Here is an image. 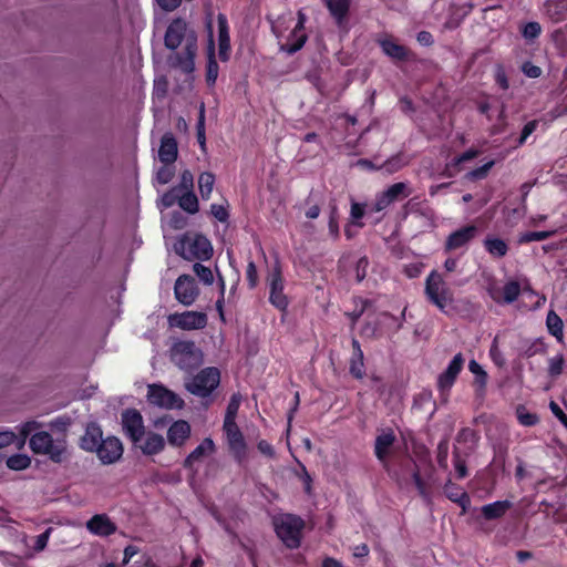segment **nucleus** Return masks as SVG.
Returning a JSON list of instances; mask_svg holds the SVG:
<instances>
[{"label": "nucleus", "instance_id": "37", "mask_svg": "<svg viewBox=\"0 0 567 567\" xmlns=\"http://www.w3.org/2000/svg\"><path fill=\"white\" fill-rule=\"evenodd\" d=\"M548 331L558 340L563 339V321L555 311H549L546 318Z\"/></svg>", "mask_w": 567, "mask_h": 567}, {"label": "nucleus", "instance_id": "32", "mask_svg": "<svg viewBox=\"0 0 567 567\" xmlns=\"http://www.w3.org/2000/svg\"><path fill=\"white\" fill-rule=\"evenodd\" d=\"M509 501H497L482 507V514L486 519H495L502 517L509 508Z\"/></svg>", "mask_w": 567, "mask_h": 567}, {"label": "nucleus", "instance_id": "19", "mask_svg": "<svg viewBox=\"0 0 567 567\" xmlns=\"http://www.w3.org/2000/svg\"><path fill=\"white\" fill-rule=\"evenodd\" d=\"M477 234L475 226H465L453 231L445 241V250H456L465 247Z\"/></svg>", "mask_w": 567, "mask_h": 567}, {"label": "nucleus", "instance_id": "23", "mask_svg": "<svg viewBox=\"0 0 567 567\" xmlns=\"http://www.w3.org/2000/svg\"><path fill=\"white\" fill-rule=\"evenodd\" d=\"M208 29V63L206 72V81L209 85H214L218 76V64L215 60V42L213 37L212 23L207 22Z\"/></svg>", "mask_w": 567, "mask_h": 567}, {"label": "nucleus", "instance_id": "29", "mask_svg": "<svg viewBox=\"0 0 567 567\" xmlns=\"http://www.w3.org/2000/svg\"><path fill=\"white\" fill-rule=\"evenodd\" d=\"M305 16L299 13V21L292 31V38L296 40L293 43L282 47L288 53H295L302 48L307 40V35L303 33Z\"/></svg>", "mask_w": 567, "mask_h": 567}, {"label": "nucleus", "instance_id": "52", "mask_svg": "<svg viewBox=\"0 0 567 567\" xmlns=\"http://www.w3.org/2000/svg\"><path fill=\"white\" fill-rule=\"evenodd\" d=\"M363 215H364L363 205H361L359 203H352L350 216H351L352 220L360 227L362 226V224L359 223V219H361L363 217Z\"/></svg>", "mask_w": 567, "mask_h": 567}, {"label": "nucleus", "instance_id": "1", "mask_svg": "<svg viewBox=\"0 0 567 567\" xmlns=\"http://www.w3.org/2000/svg\"><path fill=\"white\" fill-rule=\"evenodd\" d=\"M164 42L172 51L182 48V52L176 54V64L184 72H192L197 52V35L186 21L181 18L173 20L167 27Z\"/></svg>", "mask_w": 567, "mask_h": 567}, {"label": "nucleus", "instance_id": "33", "mask_svg": "<svg viewBox=\"0 0 567 567\" xmlns=\"http://www.w3.org/2000/svg\"><path fill=\"white\" fill-rule=\"evenodd\" d=\"M468 370L475 377L474 385L476 386L477 393L480 395H483L484 392H485L486 384H487V373H486V371L475 360H471L470 361Z\"/></svg>", "mask_w": 567, "mask_h": 567}, {"label": "nucleus", "instance_id": "38", "mask_svg": "<svg viewBox=\"0 0 567 567\" xmlns=\"http://www.w3.org/2000/svg\"><path fill=\"white\" fill-rule=\"evenodd\" d=\"M484 244L486 250L495 257H503L507 252V245L502 239L486 238Z\"/></svg>", "mask_w": 567, "mask_h": 567}, {"label": "nucleus", "instance_id": "20", "mask_svg": "<svg viewBox=\"0 0 567 567\" xmlns=\"http://www.w3.org/2000/svg\"><path fill=\"white\" fill-rule=\"evenodd\" d=\"M87 530L100 537H106L116 532V525L105 514H96L86 522Z\"/></svg>", "mask_w": 567, "mask_h": 567}, {"label": "nucleus", "instance_id": "54", "mask_svg": "<svg viewBox=\"0 0 567 567\" xmlns=\"http://www.w3.org/2000/svg\"><path fill=\"white\" fill-rule=\"evenodd\" d=\"M178 194L179 193L177 192V188H172L169 192L162 196L161 205L164 208L171 207L175 203V199L178 197Z\"/></svg>", "mask_w": 567, "mask_h": 567}, {"label": "nucleus", "instance_id": "34", "mask_svg": "<svg viewBox=\"0 0 567 567\" xmlns=\"http://www.w3.org/2000/svg\"><path fill=\"white\" fill-rule=\"evenodd\" d=\"M445 494L451 501L460 504L463 511H466L471 503L468 495L452 483L446 484Z\"/></svg>", "mask_w": 567, "mask_h": 567}, {"label": "nucleus", "instance_id": "40", "mask_svg": "<svg viewBox=\"0 0 567 567\" xmlns=\"http://www.w3.org/2000/svg\"><path fill=\"white\" fill-rule=\"evenodd\" d=\"M30 464L31 458L27 454H16L7 460V466L14 471L25 470Z\"/></svg>", "mask_w": 567, "mask_h": 567}, {"label": "nucleus", "instance_id": "41", "mask_svg": "<svg viewBox=\"0 0 567 567\" xmlns=\"http://www.w3.org/2000/svg\"><path fill=\"white\" fill-rule=\"evenodd\" d=\"M516 416L518 422L524 426H533L539 421L538 416L529 412L524 405L517 406Z\"/></svg>", "mask_w": 567, "mask_h": 567}, {"label": "nucleus", "instance_id": "17", "mask_svg": "<svg viewBox=\"0 0 567 567\" xmlns=\"http://www.w3.org/2000/svg\"><path fill=\"white\" fill-rule=\"evenodd\" d=\"M183 246L189 251V255L197 259H208L213 254L210 241L203 235L187 237Z\"/></svg>", "mask_w": 567, "mask_h": 567}, {"label": "nucleus", "instance_id": "2", "mask_svg": "<svg viewBox=\"0 0 567 567\" xmlns=\"http://www.w3.org/2000/svg\"><path fill=\"white\" fill-rule=\"evenodd\" d=\"M30 449L35 454L47 455L52 462L61 463L68 457V442L64 436L53 437L41 431L31 435Z\"/></svg>", "mask_w": 567, "mask_h": 567}, {"label": "nucleus", "instance_id": "47", "mask_svg": "<svg viewBox=\"0 0 567 567\" xmlns=\"http://www.w3.org/2000/svg\"><path fill=\"white\" fill-rule=\"evenodd\" d=\"M172 164H164V166H162L161 168L157 169L156 172V181L159 183V184H167L172 181L174 174H175V169L174 167L171 166Z\"/></svg>", "mask_w": 567, "mask_h": 567}, {"label": "nucleus", "instance_id": "61", "mask_svg": "<svg viewBox=\"0 0 567 567\" xmlns=\"http://www.w3.org/2000/svg\"><path fill=\"white\" fill-rule=\"evenodd\" d=\"M413 478H414V483H415V486L419 491V494L423 497V498H429V494H427V491H426V487H425V484L424 482L422 481L421 476L419 473H414L413 475Z\"/></svg>", "mask_w": 567, "mask_h": 567}, {"label": "nucleus", "instance_id": "21", "mask_svg": "<svg viewBox=\"0 0 567 567\" xmlns=\"http://www.w3.org/2000/svg\"><path fill=\"white\" fill-rule=\"evenodd\" d=\"M215 452V443L210 437H206L203 442L185 458L184 467L194 470L195 464L200 463L205 457Z\"/></svg>", "mask_w": 567, "mask_h": 567}, {"label": "nucleus", "instance_id": "60", "mask_svg": "<svg viewBox=\"0 0 567 567\" xmlns=\"http://www.w3.org/2000/svg\"><path fill=\"white\" fill-rule=\"evenodd\" d=\"M212 214L219 220L225 221L228 217L227 210L220 205H212Z\"/></svg>", "mask_w": 567, "mask_h": 567}, {"label": "nucleus", "instance_id": "7", "mask_svg": "<svg viewBox=\"0 0 567 567\" xmlns=\"http://www.w3.org/2000/svg\"><path fill=\"white\" fill-rule=\"evenodd\" d=\"M147 400L163 409H179L184 403L177 394L161 384L148 385Z\"/></svg>", "mask_w": 567, "mask_h": 567}, {"label": "nucleus", "instance_id": "10", "mask_svg": "<svg viewBox=\"0 0 567 567\" xmlns=\"http://www.w3.org/2000/svg\"><path fill=\"white\" fill-rule=\"evenodd\" d=\"M223 430L226 435L229 451L236 460L241 462L246 457L247 444L236 422L224 423Z\"/></svg>", "mask_w": 567, "mask_h": 567}, {"label": "nucleus", "instance_id": "5", "mask_svg": "<svg viewBox=\"0 0 567 567\" xmlns=\"http://www.w3.org/2000/svg\"><path fill=\"white\" fill-rule=\"evenodd\" d=\"M220 373L216 368H206L186 382V389L198 396L209 395L219 384Z\"/></svg>", "mask_w": 567, "mask_h": 567}, {"label": "nucleus", "instance_id": "55", "mask_svg": "<svg viewBox=\"0 0 567 567\" xmlns=\"http://www.w3.org/2000/svg\"><path fill=\"white\" fill-rule=\"evenodd\" d=\"M246 277L250 288H255L258 281L257 268L252 261L247 266Z\"/></svg>", "mask_w": 567, "mask_h": 567}, {"label": "nucleus", "instance_id": "11", "mask_svg": "<svg viewBox=\"0 0 567 567\" xmlns=\"http://www.w3.org/2000/svg\"><path fill=\"white\" fill-rule=\"evenodd\" d=\"M463 364L464 358L461 353H457L449 363L446 370L439 375L437 386L444 401L447 400L449 391L462 371Z\"/></svg>", "mask_w": 567, "mask_h": 567}, {"label": "nucleus", "instance_id": "8", "mask_svg": "<svg viewBox=\"0 0 567 567\" xmlns=\"http://www.w3.org/2000/svg\"><path fill=\"white\" fill-rule=\"evenodd\" d=\"M522 290H528L533 292L527 285L522 288L520 284L515 280L507 281L503 287L496 284H492L487 288L491 298L498 303L514 302Z\"/></svg>", "mask_w": 567, "mask_h": 567}, {"label": "nucleus", "instance_id": "44", "mask_svg": "<svg viewBox=\"0 0 567 567\" xmlns=\"http://www.w3.org/2000/svg\"><path fill=\"white\" fill-rule=\"evenodd\" d=\"M41 424L37 421H28L19 426V433L21 435V440L18 443L19 447H22L25 443L27 437L38 429H40Z\"/></svg>", "mask_w": 567, "mask_h": 567}, {"label": "nucleus", "instance_id": "6", "mask_svg": "<svg viewBox=\"0 0 567 567\" xmlns=\"http://www.w3.org/2000/svg\"><path fill=\"white\" fill-rule=\"evenodd\" d=\"M172 360L181 369H190L199 362V351L194 342L179 341L172 348Z\"/></svg>", "mask_w": 567, "mask_h": 567}, {"label": "nucleus", "instance_id": "45", "mask_svg": "<svg viewBox=\"0 0 567 567\" xmlns=\"http://www.w3.org/2000/svg\"><path fill=\"white\" fill-rule=\"evenodd\" d=\"M193 269H194V272L196 274V276L206 285H212L213 281H214V276H213V271L202 265V264H195L193 266Z\"/></svg>", "mask_w": 567, "mask_h": 567}, {"label": "nucleus", "instance_id": "49", "mask_svg": "<svg viewBox=\"0 0 567 567\" xmlns=\"http://www.w3.org/2000/svg\"><path fill=\"white\" fill-rule=\"evenodd\" d=\"M194 176L189 171H184L181 175L179 185L176 187L177 192H193Z\"/></svg>", "mask_w": 567, "mask_h": 567}, {"label": "nucleus", "instance_id": "46", "mask_svg": "<svg viewBox=\"0 0 567 567\" xmlns=\"http://www.w3.org/2000/svg\"><path fill=\"white\" fill-rule=\"evenodd\" d=\"M564 357L563 354H556L549 359L548 362V372L551 377H558L563 372L564 367Z\"/></svg>", "mask_w": 567, "mask_h": 567}, {"label": "nucleus", "instance_id": "35", "mask_svg": "<svg viewBox=\"0 0 567 567\" xmlns=\"http://www.w3.org/2000/svg\"><path fill=\"white\" fill-rule=\"evenodd\" d=\"M215 184V176L209 172H204L198 177V188L203 199H209Z\"/></svg>", "mask_w": 567, "mask_h": 567}, {"label": "nucleus", "instance_id": "43", "mask_svg": "<svg viewBox=\"0 0 567 567\" xmlns=\"http://www.w3.org/2000/svg\"><path fill=\"white\" fill-rule=\"evenodd\" d=\"M405 165H408V161L404 158L403 155L401 154H398L391 158H389L384 164H383V168L388 172V173H395L398 171H400L401 168H403Z\"/></svg>", "mask_w": 567, "mask_h": 567}, {"label": "nucleus", "instance_id": "64", "mask_svg": "<svg viewBox=\"0 0 567 567\" xmlns=\"http://www.w3.org/2000/svg\"><path fill=\"white\" fill-rule=\"evenodd\" d=\"M257 447L260 451V453H262L264 455H266L268 457H274L275 456L274 447L267 441L261 440L258 443Z\"/></svg>", "mask_w": 567, "mask_h": 567}, {"label": "nucleus", "instance_id": "62", "mask_svg": "<svg viewBox=\"0 0 567 567\" xmlns=\"http://www.w3.org/2000/svg\"><path fill=\"white\" fill-rule=\"evenodd\" d=\"M454 466L458 478H464L467 475L466 465L457 455H455Z\"/></svg>", "mask_w": 567, "mask_h": 567}, {"label": "nucleus", "instance_id": "16", "mask_svg": "<svg viewBox=\"0 0 567 567\" xmlns=\"http://www.w3.org/2000/svg\"><path fill=\"white\" fill-rule=\"evenodd\" d=\"M411 194L406 183H395L386 190L377 196L373 210L381 212L400 197H408Z\"/></svg>", "mask_w": 567, "mask_h": 567}, {"label": "nucleus", "instance_id": "22", "mask_svg": "<svg viewBox=\"0 0 567 567\" xmlns=\"http://www.w3.org/2000/svg\"><path fill=\"white\" fill-rule=\"evenodd\" d=\"M218 21V45H219V58L221 61H227L229 59L230 53V39H229V28L227 18L219 13L217 17Z\"/></svg>", "mask_w": 567, "mask_h": 567}, {"label": "nucleus", "instance_id": "30", "mask_svg": "<svg viewBox=\"0 0 567 567\" xmlns=\"http://www.w3.org/2000/svg\"><path fill=\"white\" fill-rule=\"evenodd\" d=\"M353 354L350 362V372L358 379L364 375L363 352L358 340H352Z\"/></svg>", "mask_w": 567, "mask_h": 567}, {"label": "nucleus", "instance_id": "63", "mask_svg": "<svg viewBox=\"0 0 567 567\" xmlns=\"http://www.w3.org/2000/svg\"><path fill=\"white\" fill-rule=\"evenodd\" d=\"M549 406L554 415L557 416L565 426H567V415L563 412L559 405L555 402H550Z\"/></svg>", "mask_w": 567, "mask_h": 567}, {"label": "nucleus", "instance_id": "39", "mask_svg": "<svg viewBox=\"0 0 567 567\" xmlns=\"http://www.w3.org/2000/svg\"><path fill=\"white\" fill-rule=\"evenodd\" d=\"M241 396L239 394H233L226 410L224 423L236 422V416L240 406Z\"/></svg>", "mask_w": 567, "mask_h": 567}, {"label": "nucleus", "instance_id": "51", "mask_svg": "<svg viewBox=\"0 0 567 567\" xmlns=\"http://www.w3.org/2000/svg\"><path fill=\"white\" fill-rule=\"evenodd\" d=\"M329 231L333 237L339 236V225H338V210L336 206L331 207L330 217H329Z\"/></svg>", "mask_w": 567, "mask_h": 567}, {"label": "nucleus", "instance_id": "28", "mask_svg": "<svg viewBox=\"0 0 567 567\" xmlns=\"http://www.w3.org/2000/svg\"><path fill=\"white\" fill-rule=\"evenodd\" d=\"M338 25H341L347 18L351 0H323Z\"/></svg>", "mask_w": 567, "mask_h": 567}, {"label": "nucleus", "instance_id": "14", "mask_svg": "<svg viewBox=\"0 0 567 567\" xmlns=\"http://www.w3.org/2000/svg\"><path fill=\"white\" fill-rule=\"evenodd\" d=\"M176 299L184 306L194 303L198 296V288L193 277L188 275L179 276L174 287Z\"/></svg>", "mask_w": 567, "mask_h": 567}, {"label": "nucleus", "instance_id": "9", "mask_svg": "<svg viewBox=\"0 0 567 567\" xmlns=\"http://www.w3.org/2000/svg\"><path fill=\"white\" fill-rule=\"evenodd\" d=\"M168 323L183 330L203 329L207 324V316L198 311L173 313L168 317Z\"/></svg>", "mask_w": 567, "mask_h": 567}, {"label": "nucleus", "instance_id": "36", "mask_svg": "<svg viewBox=\"0 0 567 567\" xmlns=\"http://www.w3.org/2000/svg\"><path fill=\"white\" fill-rule=\"evenodd\" d=\"M178 205L182 209L189 214H195L198 212V200L193 192H184L181 195L178 194Z\"/></svg>", "mask_w": 567, "mask_h": 567}, {"label": "nucleus", "instance_id": "15", "mask_svg": "<svg viewBox=\"0 0 567 567\" xmlns=\"http://www.w3.org/2000/svg\"><path fill=\"white\" fill-rule=\"evenodd\" d=\"M95 452L103 464H113L121 458L123 446L118 439L109 436L102 440Z\"/></svg>", "mask_w": 567, "mask_h": 567}, {"label": "nucleus", "instance_id": "25", "mask_svg": "<svg viewBox=\"0 0 567 567\" xmlns=\"http://www.w3.org/2000/svg\"><path fill=\"white\" fill-rule=\"evenodd\" d=\"M137 444L144 454L154 455L163 451L165 440L161 434L150 432Z\"/></svg>", "mask_w": 567, "mask_h": 567}, {"label": "nucleus", "instance_id": "12", "mask_svg": "<svg viewBox=\"0 0 567 567\" xmlns=\"http://www.w3.org/2000/svg\"><path fill=\"white\" fill-rule=\"evenodd\" d=\"M122 426L125 434L135 444L141 442L145 435L143 417L136 410H126L122 413Z\"/></svg>", "mask_w": 567, "mask_h": 567}, {"label": "nucleus", "instance_id": "18", "mask_svg": "<svg viewBox=\"0 0 567 567\" xmlns=\"http://www.w3.org/2000/svg\"><path fill=\"white\" fill-rule=\"evenodd\" d=\"M192 427L187 421L177 420L167 430V442L169 445L181 447L190 437Z\"/></svg>", "mask_w": 567, "mask_h": 567}, {"label": "nucleus", "instance_id": "13", "mask_svg": "<svg viewBox=\"0 0 567 567\" xmlns=\"http://www.w3.org/2000/svg\"><path fill=\"white\" fill-rule=\"evenodd\" d=\"M267 282L269 286L270 302L279 310H286L289 302L284 293V279L278 267H275L269 274Z\"/></svg>", "mask_w": 567, "mask_h": 567}, {"label": "nucleus", "instance_id": "24", "mask_svg": "<svg viewBox=\"0 0 567 567\" xmlns=\"http://www.w3.org/2000/svg\"><path fill=\"white\" fill-rule=\"evenodd\" d=\"M177 143L173 135L165 134L161 140L158 158L163 164H173L177 158Z\"/></svg>", "mask_w": 567, "mask_h": 567}, {"label": "nucleus", "instance_id": "4", "mask_svg": "<svg viewBox=\"0 0 567 567\" xmlns=\"http://www.w3.org/2000/svg\"><path fill=\"white\" fill-rule=\"evenodd\" d=\"M275 529L278 537L289 548H297L300 545V535L303 528V520L291 514H284L275 518Z\"/></svg>", "mask_w": 567, "mask_h": 567}, {"label": "nucleus", "instance_id": "3", "mask_svg": "<svg viewBox=\"0 0 567 567\" xmlns=\"http://www.w3.org/2000/svg\"><path fill=\"white\" fill-rule=\"evenodd\" d=\"M424 293L430 302L444 310L454 301V293L437 270H432L425 279Z\"/></svg>", "mask_w": 567, "mask_h": 567}, {"label": "nucleus", "instance_id": "56", "mask_svg": "<svg viewBox=\"0 0 567 567\" xmlns=\"http://www.w3.org/2000/svg\"><path fill=\"white\" fill-rule=\"evenodd\" d=\"M368 259L362 257L357 262L355 278L358 281H362L367 276Z\"/></svg>", "mask_w": 567, "mask_h": 567}, {"label": "nucleus", "instance_id": "58", "mask_svg": "<svg viewBox=\"0 0 567 567\" xmlns=\"http://www.w3.org/2000/svg\"><path fill=\"white\" fill-rule=\"evenodd\" d=\"M523 72L526 76L532 78V79H536V78L540 76V74H542L540 68L537 65H534L532 63H525L523 65Z\"/></svg>", "mask_w": 567, "mask_h": 567}, {"label": "nucleus", "instance_id": "57", "mask_svg": "<svg viewBox=\"0 0 567 567\" xmlns=\"http://www.w3.org/2000/svg\"><path fill=\"white\" fill-rule=\"evenodd\" d=\"M17 435L11 431H0V449L14 443Z\"/></svg>", "mask_w": 567, "mask_h": 567}, {"label": "nucleus", "instance_id": "27", "mask_svg": "<svg viewBox=\"0 0 567 567\" xmlns=\"http://www.w3.org/2000/svg\"><path fill=\"white\" fill-rule=\"evenodd\" d=\"M102 440L101 429L95 424H90L81 439V447L85 451L94 452Z\"/></svg>", "mask_w": 567, "mask_h": 567}, {"label": "nucleus", "instance_id": "59", "mask_svg": "<svg viewBox=\"0 0 567 567\" xmlns=\"http://www.w3.org/2000/svg\"><path fill=\"white\" fill-rule=\"evenodd\" d=\"M536 121H530L523 127L522 135L519 137V145L526 142L527 137L536 130Z\"/></svg>", "mask_w": 567, "mask_h": 567}, {"label": "nucleus", "instance_id": "48", "mask_svg": "<svg viewBox=\"0 0 567 567\" xmlns=\"http://www.w3.org/2000/svg\"><path fill=\"white\" fill-rule=\"evenodd\" d=\"M494 164H495L494 161H489V162L485 163L484 165H482L481 167L467 173L466 177L471 181L483 179L487 176L489 169L494 166Z\"/></svg>", "mask_w": 567, "mask_h": 567}, {"label": "nucleus", "instance_id": "50", "mask_svg": "<svg viewBox=\"0 0 567 567\" xmlns=\"http://www.w3.org/2000/svg\"><path fill=\"white\" fill-rule=\"evenodd\" d=\"M542 28L538 22H528L523 29V35L525 39H535L540 34Z\"/></svg>", "mask_w": 567, "mask_h": 567}, {"label": "nucleus", "instance_id": "42", "mask_svg": "<svg viewBox=\"0 0 567 567\" xmlns=\"http://www.w3.org/2000/svg\"><path fill=\"white\" fill-rule=\"evenodd\" d=\"M556 234V230H546V231H528L519 235L518 243L525 244L530 241H542L545 240Z\"/></svg>", "mask_w": 567, "mask_h": 567}, {"label": "nucleus", "instance_id": "53", "mask_svg": "<svg viewBox=\"0 0 567 567\" xmlns=\"http://www.w3.org/2000/svg\"><path fill=\"white\" fill-rule=\"evenodd\" d=\"M51 530H52V528H48L44 533L37 536L35 545H34V549L37 551H42L47 547Z\"/></svg>", "mask_w": 567, "mask_h": 567}, {"label": "nucleus", "instance_id": "31", "mask_svg": "<svg viewBox=\"0 0 567 567\" xmlns=\"http://www.w3.org/2000/svg\"><path fill=\"white\" fill-rule=\"evenodd\" d=\"M379 44L382 48V51L392 59L403 60L408 54L406 49L393 39H381L379 40Z\"/></svg>", "mask_w": 567, "mask_h": 567}, {"label": "nucleus", "instance_id": "26", "mask_svg": "<svg viewBox=\"0 0 567 567\" xmlns=\"http://www.w3.org/2000/svg\"><path fill=\"white\" fill-rule=\"evenodd\" d=\"M394 441L395 435L391 430L383 431L377 436L374 453L379 461L385 462Z\"/></svg>", "mask_w": 567, "mask_h": 567}]
</instances>
